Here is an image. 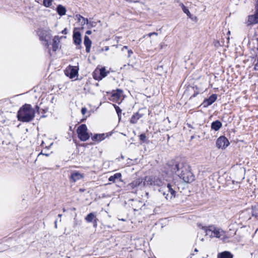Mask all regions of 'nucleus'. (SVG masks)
<instances>
[{"instance_id": "obj_1", "label": "nucleus", "mask_w": 258, "mask_h": 258, "mask_svg": "<svg viewBox=\"0 0 258 258\" xmlns=\"http://www.w3.org/2000/svg\"><path fill=\"white\" fill-rule=\"evenodd\" d=\"M167 169L166 174H175L186 183H191L195 179L194 175L190 171V167L186 162H170L167 164Z\"/></svg>"}, {"instance_id": "obj_2", "label": "nucleus", "mask_w": 258, "mask_h": 258, "mask_svg": "<svg viewBox=\"0 0 258 258\" xmlns=\"http://www.w3.org/2000/svg\"><path fill=\"white\" fill-rule=\"evenodd\" d=\"M35 110L31 105L25 104L19 109L17 117L18 120L23 122H29L31 121L35 117Z\"/></svg>"}, {"instance_id": "obj_3", "label": "nucleus", "mask_w": 258, "mask_h": 258, "mask_svg": "<svg viewBox=\"0 0 258 258\" xmlns=\"http://www.w3.org/2000/svg\"><path fill=\"white\" fill-rule=\"evenodd\" d=\"M202 229L204 230L206 235H209L211 238L216 237L221 239H224L225 238V232L214 225H211L208 227L202 226Z\"/></svg>"}, {"instance_id": "obj_4", "label": "nucleus", "mask_w": 258, "mask_h": 258, "mask_svg": "<svg viewBox=\"0 0 258 258\" xmlns=\"http://www.w3.org/2000/svg\"><path fill=\"white\" fill-rule=\"evenodd\" d=\"M164 184V179L160 176H146L144 178L143 186L148 187H160Z\"/></svg>"}, {"instance_id": "obj_5", "label": "nucleus", "mask_w": 258, "mask_h": 258, "mask_svg": "<svg viewBox=\"0 0 258 258\" xmlns=\"http://www.w3.org/2000/svg\"><path fill=\"white\" fill-rule=\"evenodd\" d=\"M87 131L88 128L85 124H81L79 126L77 130V133L80 140L85 142L90 138V136Z\"/></svg>"}, {"instance_id": "obj_6", "label": "nucleus", "mask_w": 258, "mask_h": 258, "mask_svg": "<svg viewBox=\"0 0 258 258\" xmlns=\"http://www.w3.org/2000/svg\"><path fill=\"white\" fill-rule=\"evenodd\" d=\"M167 188L168 189V192H169L171 195L170 197L168 196V194H166L165 191H163L162 189H159V192H162L163 195L165 196L166 200H171L172 198L176 197V189L177 188L176 185L175 183H168L167 184Z\"/></svg>"}, {"instance_id": "obj_7", "label": "nucleus", "mask_w": 258, "mask_h": 258, "mask_svg": "<svg viewBox=\"0 0 258 258\" xmlns=\"http://www.w3.org/2000/svg\"><path fill=\"white\" fill-rule=\"evenodd\" d=\"M39 39L42 42L43 45L47 48L49 46V42L51 38V34L46 31H41L39 33Z\"/></svg>"}, {"instance_id": "obj_8", "label": "nucleus", "mask_w": 258, "mask_h": 258, "mask_svg": "<svg viewBox=\"0 0 258 258\" xmlns=\"http://www.w3.org/2000/svg\"><path fill=\"white\" fill-rule=\"evenodd\" d=\"M77 28H75L73 34V43L77 46V48H81L82 37L81 34L79 31L77 30Z\"/></svg>"}, {"instance_id": "obj_9", "label": "nucleus", "mask_w": 258, "mask_h": 258, "mask_svg": "<svg viewBox=\"0 0 258 258\" xmlns=\"http://www.w3.org/2000/svg\"><path fill=\"white\" fill-rule=\"evenodd\" d=\"M79 69L77 67L69 65L65 70V75L70 79H73L78 75Z\"/></svg>"}, {"instance_id": "obj_10", "label": "nucleus", "mask_w": 258, "mask_h": 258, "mask_svg": "<svg viewBox=\"0 0 258 258\" xmlns=\"http://www.w3.org/2000/svg\"><path fill=\"white\" fill-rule=\"evenodd\" d=\"M230 144V143L227 139L224 136H221L219 137L216 141V147L219 149H226Z\"/></svg>"}, {"instance_id": "obj_11", "label": "nucleus", "mask_w": 258, "mask_h": 258, "mask_svg": "<svg viewBox=\"0 0 258 258\" xmlns=\"http://www.w3.org/2000/svg\"><path fill=\"white\" fill-rule=\"evenodd\" d=\"M109 73L108 71H106L105 67L101 68L98 71L95 70L93 73V78L98 81L101 80L103 78L107 76Z\"/></svg>"}, {"instance_id": "obj_12", "label": "nucleus", "mask_w": 258, "mask_h": 258, "mask_svg": "<svg viewBox=\"0 0 258 258\" xmlns=\"http://www.w3.org/2000/svg\"><path fill=\"white\" fill-rule=\"evenodd\" d=\"M112 134V132H109L107 134H95L93 135L91 133V135H92L91 139L94 142L99 143L104 140L106 138L111 136Z\"/></svg>"}, {"instance_id": "obj_13", "label": "nucleus", "mask_w": 258, "mask_h": 258, "mask_svg": "<svg viewBox=\"0 0 258 258\" xmlns=\"http://www.w3.org/2000/svg\"><path fill=\"white\" fill-rule=\"evenodd\" d=\"M217 99V95L213 94L209 98L205 99L201 105L205 108L207 107L215 102Z\"/></svg>"}, {"instance_id": "obj_14", "label": "nucleus", "mask_w": 258, "mask_h": 258, "mask_svg": "<svg viewBox=\"0 0 258 258\" xmlns=\"http://www.w3.org/2000/svg\"><path fill=\"white\" fill-rule=\"evenodd\" d=\"M258 23V12L255 11L254 14L248 16V25Z\"/></svg>"}, {"instance_id": "obj_15", "label": "nucleus", "mask_w": 258, "mask_h": 258, "mask_svg": "<svg viewBox=\"0 0 258 258\" xmlns=\"http://www.w3.org/2000/svg\"><path fill=\"white\" fill-rule=\"evenodd\" d=\"M144 178H138L136 180H134L131 183L128 184V188H134L139 186H140L142 184H143Z\"/></svg>"}, {"instance_id": "obj_16", "label": "nucleus", "mask_w": 258, "mask_h": 258, "mask_svg": "<svg viewBox=\"0 0 258 258\" xmlns=\"http://www.w3.org/2000/svg\"><path fill=\"white\" fill-rule=\"evenodd\" d=\"M84 43L86 47V51L87 53L90 52L92 45V41L87 35L84 36Z\"/></svg>"}, {"instance_id": "obj_17", "label": "nucleus", "mask_w": 258, "mask_h": 258, "mask_svg": "<svg viewBox=\"0 0 258 258\" xmlns=\"http://www.w3.org/2000/svg\"><path fill=\"white\" fill-rule=\"evenodd\" d=\"M60 38L58 36H55L52 39V51L55 52L59 47Z\"/></svg>"}, {"instance_id": "obj_18", "label": "nucleus", "mask_w": 258, "mask_h": 258, "mask_svg": "<svg viewBox=\"0 0 258 258\" xmlns=\"http://www.w3.org/2000/svg\"><path fill=\"white\" fill-rule=\"evenodd\" d=\"M222 126V124L221 122L219 120H216L211 123V127L212 130L215 131H218L221 128Z\"/></svg>"}, {"instance_id": "obj_19", "label": "nucleus", "mask_w": 258, "mask_h": 258, "mask_svg": "<svg viewBox=\"0 0 258 258\" xmlns=\"http://www.w3.org/2000/svg\"><path fill=\"white\" fill-rule=\"evenodd\" d=\"M233 255L228 251H224L217 255V258H233Z\"/></svg>"}, {"instance_id": "obj_20", "label": "nucleus", "mask_w": 258, "mask_h": 258, "mask_svg": "<svg viewBox=\"0 0 258 258\" xmlns=\"http://www.w3.org/2000/svg\"><path fill=\"white\" fill-rule=\"evenodd\" d=\"M143 114H140L138 112L134 114L131 118L130 122L132 124L136 123L138 120L143 117Z\"/></svg>"}, {"instance_id": "obj_21", "label": "nucleus", "mask_w": 258, "mask_h": 258, "mask_svg": "<svg viewBox=\"0 0 258 258\" xmlns=\"http://www.w3.org/2000/svg\"><path fill=\"white\" fill-rule=\"evenodd\" d=\"M83 177V176L78 171L72 173L71 175V179L73 182H76V181L82 178Z\"/></svg>"}, {"instance_id": "obj_22", "label": "nucleus", "mask_w": 258, "mask_h": 258, "mask_svg": "<svg viewBox=\"0 0 258 258\" xmlns=\"http://www.w3.org/2000/svg\"><path fill=\"white\" fill-rule=\"evenodd\" d=\"M56 10L57 14L60 16L64 15L67 11L66 8L61 5H58L56 7Z\"/></svg>"}, {"instance_id": "obj_23", "label": "nucleus", "mask_w": 258, "mask_h": 258, "mask_svg": "<svg viewBox=\"0 0 258 258\" xmlns=\"http://www.w3.org/2000/svg\"><path fill=\"white\" fill-rule=\"evenodd\" d=\"M122 92V90L120 89H117L116 90H113L112 92L111 97L118 99L120 97Z\"/></svg>"}, {"instance_id": "obj_24", "label": "nucleus", "mask_w": 258, "mask_h": 258, "mask_svg": "<svg viewBox=\"0 0 258 258\" xmlns=\"http://www.w3.org/2000/svg\"><path fill=\"white\" fill-rule=\"evenodd\" d=\"M95 219H96L94 213H90L85 218V220L88 223L92 222Z\"/></svg>"}, {"instance_id": "obj_25", "label": "nucleus", "mask_w": 258, "mask_h": 258, "mask_svg": "<svg viewBox=\"0 0 258 258\" xmlns=\"http://www.w3.org/2000/svg\"><path fill=\"white\" fill-rule=\"evenodd\" d=\"M251 214L252 217L258 220V204L252 207Z\"/></svg>"}, {"instance_id": "obj_26", "label": "nucleus", "mask_w": 258, "mask_h": 258, "mask_svg": "<svg viewBox=\"0 0 258 258\" xmlns=\"http://www.w3.org/2000/svg\"><path fill=\"white\" fill-rule=\"evenodd\" d=\"M121 177L120 173H116L113 175L110 176L108 178L109 181L115 182L116 179L120 178Z\"/></svg>"}, {"instance_id": "obj_27", "label": "nucleus", "mask_w": 258, "mask_h": 258, "mask_svg": "<svg viewBox=\"0 0 258 258\" xmlns=\"http://www.w3.org/2000/svg\"><path fill=\"white\" fill-rule=\"evenodd\" d=\"M181 9H182L183 12L185 14H186L188 17L191 18V15L189 11L188 10V8L187 7H186L183 4H181Z\"/></svg>"}, {"instance_id": "obj_28", "label": "nucleus", "mask_w": 258, "mask_h": 258, "mask_svg": "<svg viewBox=\"0 0 258 258\" xmlns=\"http://www.w3.org/2000/svg\"><path fill=\"white\" fill-rule=\"evenodd\" d=\"M113 105L115 109V111L118 115V118H119V119H120L121 118V109L119 108V106H118L116 104H113Z\"/></svg>"}, {"instance_id": "obj_29", "label": "nucleus", "mask_w": 258, "mask_h": 258, "mask_svg": "<svg viewBox=\"0 0 258 258\" xmlns=\"http://www.w3.org/2000/svg\"><path fill=\"white\" fill-rule=\"evenodd\" d=\"M214 45L216 47H219V46H222L224 45V41L219 40H214L213 42Z\"/></svg>"}, {"instance_id": "obj_30", "label": "nucleus", "mask_w": 258, "mask_h": 258, "mask_svg": "<svg viewBox=\"0 0 258 258\" xmlns=\"http://www.w3.org/2000/svg\"><path fill=\"white\" fill-rule=\"evenodd\" d=\"M53 0H43V5L47 8L50 7L52 3Z\"/></svg>"}, {"instance_id": "obj_31", "label": "nucleus", "mask_w": 258, "mask_h": 258, "mask_svg": "<svg viewBox=\"0 0 258 258\" xmlns=\"http://www.w3.org/2000/svg\"><path fill=\"white\" fill-rule=\"evenodd\" d=\"M254 68L255 71H258V55L256 57L253 61Z\"/></svg>"}, {"instance_id": "obj_32", "label": "nucleus", "mask_w": 258, "mask_h": 258, "mask_svg": "<svg viewBox=\"0 0 258 258\" xmlns=\"http://www.w3.org/2000/svg\"><path fill=\"white\" fill-rule=\"evenodd\" d=\"M140 140L141 141H142L143 143H146V134L144 133L141 134L139 136Z\"/></svg>"}, {"instance_id": "obj_33", "label": "nucleus", "mask_w": 258, "mask_h": 258, "mask_svg": "<svg viewBox=\"0 0 258 258\" xmlns=\"http://www.w3.org/2000/svg\"><path fill=\"white\" fill-rule=\"evenodd\" d=\"M97 23L94 21H89L88 24V28H91L92 27H94L96 26Z\"/></svg>"}, {"instance_id": "obj_34", "label": "nucleus", "mask_w": 258, "mask_h": 258, "mask_svg": "<svg viewBox=\"0 0 258 258\" xmlns=\"http://www.w3.org/2000/svg\"><path fill=\"white\" fill-rule=\"evenodd\" d=\"M89 22V21L87 18H85L83 17V18L82 19V21L81 22V24H82V25L83 26L86 24L88 25Z\"/></svg>"}, {"instance_id": "obj_35", "label": "nucleus", "mask_w": 258, "mask_h": 258, "mask_svg": "<svg viewBox=\"0 0 258 258\" xmlns=\"http://www.w3.org/2000/svg\"><path fill=\"white\" fill-rule=\"evenodd\" d=\"M190 88L192 90L194 91V93L190 96V99L196 97L199 94L198 91H196L195 90H194V87H191Z\"/></svg>"}, {"instance_id": "obj_36", "label": "nucleus", "mask_w": 258, "mask_h": 258, "mask_svg": "<svg viewBox=\"0 0 258 258\" xmlns=\"http://www.w3.org/2000/svg\"><path fill=\"white\" fill-rule=\"evenodd\" d=\"M83 18V17L80 14H77L76 15V20H77L78 22H80L81 20Z\"/></svg>"}, {"instance_id": "obj_37", "label": "nucleus", "mask_w": 258, "mask_h": 258, "mask_svg": "<svg viewBox=\"0 0 258 258\" xmlns=\"http://www.w3.org/2000/svg\"><path fill=\"white\" fill-rule=\"evenodd\" d=\"M158 35V33H156V32H152V33H150L149 34H148L147 35H145L144 36V37L145 38L146 36H148V37H151L152 35Z\"/></svg>"}, {"instance_id": "obj_38", "label": "nucleus", "mask_w": 258, "mask_h": 258, "mask_svg": "<svg viewBox=\"0 0 258 258\" xmlns=\"http://www.w3.org/2000/svg\"><path fill=\"white\" fill-rule=\"evenodd\" d=\"M87 111V110L86 107H83L81 109V113L83 115H85V113H86Z\"/></svg>"}, {"instance_id": "obj_39", "label": "nucleus", "mask_w": 258, "mask_h": 258, "mask_svg": "<svg viewBox=\"0 0 258 258\" xmlns=\"http://www.w3.org/2000/svg\"><path fill=\"white\" fill-rule=\"evenodd\" d=\"M98 219H95L92 222L93 223V227L95 228H96L97 226V221Z\"/></svg>"}, {"instance_id": "obj_40", "label": "nucleus", "mask_w": 258, "mask_h": 258, "mask_svg": "<svg viewBox=\"0 0 258 258\" xmlns=\"http://www.w3.org/2000/svg\"><path fill=\"white\" fill-rule=\"evenodd\" d=\"M127 52H128V55H127L128 57H130L131 56V55L132 54H133V51L131 49L128 50Z\"/></svg>"}, {"instance_id": "obj_41", "label": "nucleus", "mask_w": 258, "mask_h": 258, "mask_svg": "<svg viewBox=\"0 0 258 258\" xmlns=\"http://www.w3.org/2000/svg\"><path fill=\"white\" fill-rule=\"evenodd\" d=\"M61 33L63 34H67L68 33V29L67 28H64L62 31Z\"/></svg>"}, {"instance_id": "obj_42", "label": "nucleus", "mask_w": 258, "mask_h": 258, "mask_svg": "<svg viewBox=\"0 0 258 258\" xmlns=\"http://www.w3.org/2000/svg\"><path fill=\"white\" fill-rule=\"evenodd\" d=\"M40 155H45L46 156H49V154H46V153H43L42 152V151L38 155V157Z\"/></svg>"}, {"instance_id": "obj_43", "label": "nucleus", "mask_w": 258, "mask_h": 258, "mask_svg": "<svg viewBox=\"0 0 258 258\" xmlns=\"http://www.w3.org/2000/svg\"><path fill=\"white\" fill-rule=\"evenodd\" d=\"M255 10H256L258 12V0H256V3L255 5Z\"/></svg>"}, {"instance_id": "obj_44", "label": "nucleus", "mask_w": 258, "mask_h": 258, "mask_svg": "<svg viewBox=\"0 0 258 258\" xmlns=\"http://www.w3.org/2000/svg\"><path fill=\"white\" fill-rule=\"evenodd\" d=\"M35 109L36 110L37 112L39 114L40 113V108L37 105L35 106Z\"/></svg>"}, {"instance_id": "obj_45", "label": "nucleus", "mask_w": 258, "mask_h": 258, "mask_svg": "<svg viewBox=\"0 0 258 258\" xmlns=\"http://www.w3.org/2000/svg\"><path fill=\"white\" fill-rule=\"evenodd\" d=\"M167 45L165 44L164 43H162L160 44V48L163 49L164 47L166 46Z\"/></svg>"}, {"instance_id": "obj_46", "label": "nucleus", "mask_w": 258, "mask_h": 258, "mask_svg": "<svg viewBox=\"0 0 258 258\" xmlns=\"http://www.w3.org/2000/svg\"><path fill=\"white\" fill-rule=\"evenodd\" d=\"M109 46H105L104 49L103 48L102 49V51H103V50L107 51L109 50Z\"/></svg>"}, {"instance_id": "obj_47", "label": "nucleus", "mask_w": 258, "mask_h": 258, "mask_svg": "<svg viewBox=\"0 0 258 258\" xmlns=\"http://www.w3.org/2000/svg\"><path fill=\"white\" fill-rule=\"evenodd\" d=\"M86 34L87 35H91L92 34V31L91 30H87L86 32Z\"/></svg>"}, {"instance_id": "obj_48", "label": "nucleus", "mask_w": 258, "mask_h": 258, "mask_svg": "<svg viewBox=\"0 0 258 258\" xmlns=\"http://www.w3.org/2000/svg\"><path fill=\"white\" fill-rule=\"evenodd\" d=\"M187 125L188 127L191 128H194V127L191 124L187 123Z\"/></svg>"}, {"instance_id": "obj_49", "label": "nucleus", "mask_w": 258, "mask_h": 258, "mask_svg": "<svg viewBox=\"0 0 258 258\" xmlns=\"http://www.w3.org/2000/svg\"><path fill=\"white\" fill-rule=\"evenodd\" d=\"M128 48V46H124L122 48V50H123L124 49H127Z\"/></svg>"}, {"instance_id": "obj_50", "label": "nucleus", "mask_w": 258, "mask_h": 258, "mask_svg": "<svg viewBox=\"0 0 258 258\" xmlns=\"http://www.w3.org/2000/svg\"><path fill=\"white\" fill-rule=\"evenodd\" d=\"M80 191V192H84L85 191V189H83V188H80L79 189Z\"/></svg>"}, {"instance_id": "obj_51", "label": "nucleus", "mask_w": 258, "mask_h": 258, "mask_svg": "<svg viewBox=\"0 0 258 258\" xmlns=\"http://www.w3.org/2000/svg\"><path fill=\"white\" fill-rule=\"evenodd\" d=\"M54 97H53L52 98L51 100V103H53V100H54Z\"/></svg>"}, {"instance_id": "obj_52", "label": "nucleus", "mask_w": 258, "mask_h": 258, "mask_svg": "<svg viewBox=\"0 0 258 258\" xmlns=\"http://www.w3.org/2000/svg\"><path fill=\"white\" fill-rule=\"evenodd\" d=\"M160 68H162V66H158L157 67V70H159Z\"/></svg>"}, {"instance_id": "obj_53", "label": "nucleus", "mask_w": 258, "mask_h": 258, "mask_svg": "<svg viewBox=\"0 0 258 258\" xmlns=\"http://www.w3.org/2000/svg\"><path fill=\"white\" fill-rule=\"evenodd\" d=\"M48 52L50 53V49L49 48H48ZM50 55H51V54H50Z\"/></svg>"}, {"instance_id": "obj_54", "label": "nucleus", "mask_w": 258, "mask_h": 258, "mask_svg": "<svg viewBox=\"0 0 258 258\" xmlns=\"http://www.w3.org/2000/svg\"><path fill=\"white\" fill-rule=\"evenodd\" d=\"M194 251H195V252H198V250L197 249V248H195Z\"/></svg>"}, {"instance_id": "obj_55", "label": "nucleus", "mask_w": 258, "mask_h": 258, "mask_svg": "<svg viewBox=\"0 0 258 258\" xmlns=\"http://www.w3.org/2000/svg\"><path fill=\"white\" fill-rule=\"evenodd\" d=\"M194 138H195V137H194V136H191V140H192L193 139H194Z\"/></svg>"}, {"instance_id": "obj_56", "label": "nucleus", "mask_w": 258, "mask_h": 258, "mask_svg": "<svg viewBox=\"0 0 258 258\" xmlns=\"http://www.w3.org/2000/svg\"><path fill=\"white\" fill-rule=\"evenodd\" d=\"M121 159H124V156H123V155H121Z\"/></svg>"}, {"instance_id": "obj_57", "label": "nucleus", "mask_w": 258, "mask_h": 258, "mask_svg": "<svg viewBox=\"0 0 258 258\" xmlns=\"http://www.w3.org/2000/svg\"><path fill=\"white\" fill-rule=\"evenodd\" d=\"M70 130L71 131H72V126H70Z\"/></svg>"}, {"instance_id": "obj_58", "label": "nucleus", "mask_w": 258, "mask_h": 258, "mask_svg": "<svg viewBox=\"0 0 258 258\" xmlns=\"http://www.w3.org/2000/svg\"><path fill=\"white\" fill-rule=\"evenodd\" d=\"M61 216V214H59L58 215V217H60Z\"/></svg>"}, {"instance_id": "obj_59", "label": "nucleus", "mask_w": 258, "mask_h": 258, "mask_svg": "<svg viewBox=\"0 0 258 258\" xmlns=\"http://www.w3.org/2000/svg\"><path fill=\"white\" fill-rule=\"evenodd\" d=\"M55 227H56V221H55Z\"/></svg>"}, {"instance_id": "obj_60", "label": "nucleus", "mask_w": 258, "mask_h": 258, "mask_svg": "<svg viewBox=\"0 0 258 258\" xmlns=\"http://www.w3.org/2000/svg\"><path fill=\"white\" fill-rule=\"evenodd\" d=\"M227 40H228V43L229 42V38H227Z\"/></svg>"}, {"instance_id": "obj_61", "label": "nucleus", "mask_w": 258, "mask_h": 258, "mask_svg": "<svg viewBox=\"0 0 258 258\" xmlns=\"http://www.w3.org/2000/svg\"><path fill=\"white\" fill-rule=\"evenodd\" d=\"M170 139V137L169 136V135H168V140H169Z\"/></svg>"}, {"instance_id": "obj_62", "label": "nucleus", "mask_w": 258, "mask_h": 258, "mask_svg": "<svg viewBox=\"0 0 258 258\" xmlns=\"http://www.w3.org/2000/svg\"><path fill=\"white\" fill-rule=\"evenodd\" d=\"M63 212H65V211H66V210H65V209H64V208H63Z\"/></svg>"}, {"instance_id": "obj_63", "label": "nucleus", "mask_w": 258, "mask_h": 258, "mask_svg": "<svg viewBox=\"0 0 258 258\" xmlns=\"http://www.w3.org/2000/svg\"><path fill=\"white\" fill-rule=\"evenodd\" d=\"M146 195H147V196H148L149 193H148V192H146Z\"/></svg>"}, {"instance_id": "obj_64", "label": "nucleus", "mask_w": 258, "mask_h": 258, "mask_svg": "<svg viewBox=\"0 0 258 258\" xmlns=\"http://www.w3.org/2000/svg\"><path fill=\"white\" fill-rule=\"evenodd\" d=\"M42 112H44V113L45 112V111H44V110L43 109H42Z\"/></svg>"}]
</instances>
